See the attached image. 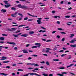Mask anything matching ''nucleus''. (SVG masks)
<instances>
[{
  "instance_id": "nucleus-26",
  "label": "nucleus",
  "mask_w": 76,
  "mask_h": 76,
  "mask_svg": "<svg viewBox=\"0 0 76 76\" xmlns=\"http://www.w3.org/2000/svg\"><path fill=\"white\" fill-rule=\"evenodd\" d=\"M11 29L12 30H13V31H15V30H16L17 29V28H11Z\"/></svg>"
},
{
  "instance_id": "nucleus-46",
  "label": "nucleus",
  "mask_w": 76,
  "mask_h": 76,
  "mask_svg": "<svg viewBox=\"0 0 76 76\" xmlns=\"http://www.w3.org/2000/svg\"><path fill=\"white\" fill-rule=\"evenodd\" d=\"M28 69H29V70H31V69H33L34 68H28Z\"/></svg>"
},
{
  "instance_id": "nucleus-22",
  "label": "nucleus",
  "mask_w": 76,
  "mask_h": 76,
  "mask_svg": "<svg viewBox=\"0 0 76 76\" xmlns=\"http://www.w3.org/2000/svg\"><path fill=\"white\" fill-rule=\"evenodd\" d=\"M65 18H70V16L69 15L65 16Z\"/></svg>"
},
{
  "instance_id": "nucleus-43",
  "label": "nucleus",
  "mask_w": 76,
  "mask_h": 76,
  "mask_svg": "<svg viewBox=\"0 0 76 76\" xmlns=\"http://www.w3.org/2000/svg\"><path fill=\"white\" fill-rule=\"evenodd\" d=\"M59 52H60V53H62V52H64V50H61L59 51Z\"/></svg>"
},
{
  "instance_id": "nucleus-13",
  "label": "nucleus",
  "mask_w": 76,
  "mask_h": 76,
  "mask_svg": "<svg viewBox=\"0 0 76 76\" xmlns=\"http://www.w3.org/2000/svg\"><path fill=\"white\" fill-rule=\"evenodd\" d=\"M28 74H29L30 75H36V73H28Z\"/></svg>"
},
{
  "instance_id": "nucleus-4",
  "label": "nucleus",
  "mask_w": 76,
  "mask_h": 76,
  "mask_svg": "<svg viewBox=\"0 0 76 76\" xmlns=\"http://www.w3.org/2000/svg\"><path fill=\"white\" fill-rule=\"evenodd\" d=\"M1 58H1V60H7V58L5 56H2Z\"/></svg>"
},
{
  "instance_id": "nucleus-9",
  "label": "nucleus",
  "mask_w": 76,
  "mask_h": 76,
  "mask_svg": "<svg viewBox=\"0 0 76 76\" xmlns=\"http://www.w3.org/2000/svg\"><path fill=\"white\" fill-rule=\"evenodd\" d=\"M26 51H27V50L25 49L22 50V51H23V53H28V52H27Z\"/></svg>"
},
{
  "instance_id": "nucleus-59",
  "label": "nucleus",
  "mask_w": 76,
  "mask_h": 76,
  "mask_svg": "<svg viewBox=\"0 0 76 76\" xmlns=\"http://www.w3.org/2000/svg\"><path fill=\"white\" fill-rule=\"evenodd\" d=\"M52 13H56V12L54 11H53L52 12Z\"/></svg>"
},
{
  "instance_id": "nucleus-11",
  "label": "nucleus",
  "mask_w": 76,
  "mask_h": 76,
  "mask_svg": "<svg viewBox=\"0 0 76 76\" xmlns=\"http://www.w3.org/2000/svg\"><path fill=\"white\" fill-rule=\"evenodd\" d=\"M4 6H5V7L6 8H8V7H10V6L11 5L9 4H8V5H5Z\"/></svg>"
},
{
  "instance_id": "nucleus-35",
  "label": "nucleus",
  "mask_w": 76,
  "mask_h": 76,
  "mask_svg": "<svg viewBox=\"0 0 76 76\" xmlns=\"http://www.w3.org/2000/svg\"><path fill=\"white\" fill-rule=\"evenodd\" d=\"M18 71H23V70L22 69H18Z\"/></svg>"
},
{
  "instance_id": "nucleus-33",
  "label": "nucleus",
  "mask_w": 76,
  "mask_h": 76,
  "mask_svg": "<svg viewBox=\"0 0 76 76\" xmlns=\"http://www.w3.org/2000/svg\"><path fill=\"white\" fill-rule=\"evenodd\" d=\"M34 20V19L32 18L31 19H29L28 20V21H32Z\"/></svg>"
},
{
  "instance_id": "nucleus-58",
  "label": "nucleus",
  "mask_w": 76,
  "mask_h": 76,
  "mask_svg": "<svg viewBox=\"0 0 76 76\" xmlns=\"http://www.w3.org/2000/svg\"><path fill=\"white\" fill-rule=\"evenodd\" d=\"M57 23L58 24H60V21H57Z\"/></svg>"
},
{
  "instance_id": "nucleus-62",
  "label": "nucleus",
  "mask_w": 76,
  "mask_h": 76,
  "mask_svg": "<svg viewBox=\"0 0 76 76\" xmlns=\"http://www.w3.org/2000/svg\"><path fill=\"white\" fill-rule=\"evenodd\" d=\"M29 76V75L28 74H26L23 75V76Z\"/></svg>"
},
{
  "instance_id": "nucleus-25",
  "label": "nucleus",
  "mask_w": 76,
  "mask_h": 76,
  "mask_svg": "<svg viewBox=\"0 0 76 76\" xmlns=\"http://www.w3.org/2000/svg\"><path fill=\"white\" fill-rule=\"evenodd\" d=\"M9 62V61H2L3 63H7Z\"/></svg>"
},
{
  "instance_id": "nucleus-23",
  "label": "nucleus",
  "mask_w": 76,
  "mask_h": 76,
  "mask_svg": "<svg viewBox=\"0 0 76 76\" xmlns=\"http://www.w3.org/2000/svg\"><path fill=\"white\" fill-rule=\"evenodd\" d=\"M58 76H63L64 75L63 74H57Z\"/></svg>"
},
{
  "instance_id": "nucleus-51",
  "label": "nucleus",
  "mask_w": 76,
  "mask_h": 76,
  "mask_svg": "<svg viewBox=\"0 0 76 76\" xmlns=\"http://www.w3.org/2000/svg\"><path fill=\"white\" fill-rule=\"evenodd\" d=\"M39 69L38 68H36L34 69V70H38Z\"/></svg>"
},
{
  "instance_id": "nucleus-21",
  "label": "nucleus",
  "mask_w": 76,
  "mask_h": 76,
  "mask_svg": "<svg viewBox=\"0 0 76 76\" xmlns=\"http://www.w3.org/2000/svg\"><path fill=\"white\" fill-rule=\"evenodd\" d=\"M70 46L72 47H76V44H75L74 45H70Z\"/></svg>"
},
{
  "instance_id": "nucleus-38",
  "label": "nucleus",
  "mask_w": 76,
  "mask_h": 76,
  "mask_svg": "<svg viewBox=\"0 0 76 76\" xmlns=\"http://www.w3.org/2000/svg\"><path fill=\"white\" fill-rule=\"evenodd\" d=\"M37 48V46H34L32 47V48Z\"/></svg>"
},
{
  "instance_id": "nucleus-18",
  "label": "nucleus",
  "mask_w": 76,
  "mask_h": 76,
  "mask_svg": "<svg viewBox=\"0 0 76 76\" xmlns=\"http://www.w3.org/2000/svg\"><path fill=\"white\" fill-rule=\"evenodd\" d=\"M10 44H13V45H15L16 44L13 42H10Z\"/></svg>"
},
{
  "instance_id": "nucleus-29",
  "label": "nucleus",
  "mask_w": 76,
  "mask_h": 76,
  "mask_svg": "<svg viewBox=\"0 0 76 76\" xmlns=\"http://www.w3.org/2000/svg\"><path fill=\"white\" fill-rule=\"evenodd\" d=\"M11 9L12 10H13L14 11L16 10V8L14 7H12L11 8Z\"/></svg>"
},
{
  "instance_id": "nucleus-54",
  "label": "nucleus",
  "mask_w": 76,
  "mask_h": 76,
  "mask_svg": "<svg viewBox=\"0 0 76 76\" xmlns=\"http://www.w3.org/2000/svg\"><path fill=\"white\" fill-rule=\"evenodd\" d=\"M40 63H41L42 64H44V63H45V62L44 61L41 62H40Z\"/></svg>"
},
{
  "instance_id": "nucleus-52",
  "label": "nucleus",
  "mask_w": 76,
  "mask_h": 76,
  "mask_svg": "<svg viewBox=\"0 0 76 76\" xmlns=\"http://www.w3.org/2000/svg\"><path fill=\"white\" fill-rule=\"evenodd\" d=\"M65 40V39H64V38H63L62 39L61 41H64Z\"/></svg>"
},
{
  "instance_id": "nucleus-27",
  "label": "nucleus",
  "mask_w": 76,
  "mask_h": 76,
  "mask_svg": "<svg viewBox=\"0 0 76 76\" xmlns=\"http://www.w3.org/2000/svg\"><path fill=\"white\" fill-rule=\"evenodd\" d=\"M56 50H57V47H55L53 49V51H56Z\"/></svg>"
},
{
  "instance_id": "nucleus-16",
  "label": "nucleus",
  "mask_w": 76,
  "mask_h": 76,
  "mask_svg": "<svg viewBox=\"0 0 76 76\" xmlns=\"http://www.w3.org/2000/svg\"><path fill=\"white\" fill-rule=\"evenodd\" d=\"M0 40H2V41H4V37H0Z\"/></svg>"
},
{
  "instance_id": "nucleus-31",
  "label": "nucleus",
  "mask_w": 76,
  "mask_h": 76,
  "mask_svg": "<svg viewBox=\"0 0 76 76\" xmlns=\"http://www.w3.org/2000/svg\"><path fill=\"white\" fill-rule=\"evenodd\" d=\"M13 36H14V37H16L17 38H18V35L13 34Z\"/></svg>"
},
{
  "instance_id": "nucleus-61",
  "label": "nucleus",
  "mask_w": 76,
  "mask_h": 76,
  "mask_svg": "<svg viewBox=\"0 0 76 76\" xmlns=\"http://www.w3.org/2000/svg\"><path fill=\"white\" fill-rule=\"evenodd\" d=\"M46 53H49V52H50V50H47L46 51Z\"/></svg>"
},
{
  "instance_id": "nucleus-15",
  "label": "nucleus",
  "mask_w": 76,
  "mask_h": 76,
  "mask_svg": "<svg viewBox=\"0 0 76 76\" xmlns=\"http://www.w3.org/2000/svg\"><path fill=\"white\" fill-rule=\"evenodd\" d=\"M42 75L44 76H48V75L45 74V73H43L42 74Z\"/></svg>"
},
{
  "instance_id": "nucleus-37",
  "label": "nucleus",
  "mask_w": 76,
  "mask_h": 76,
  "mask_svg": "<svg viewBox=\"0 0 76 76\" xmlns=\"http://www.w3.org/2000/svg\"><path fill=\"white\" fill-rule=\"evenodd\" d=\"M58 30H59V31H62L63 30V29L61 28H58Z\"/></svg>"
},
{
  "instance_id": "nucleus-10",
  "label": "nucleus",
  "mask_w": 76,
  "mask_h": 76,
  "mask_svg": "<svg viewBox=\"0 0 76 76\" xmlns=\"http://www.w3.org/2000/svg\"><path fill=\"white\" fill-rule=\"evenodd\" d=\"M75 39H74V40H72L71 41L69 42L70 43H73L75 42V41H76V40Z\"/></svg>"
},
{
  "instance_id": "nucleus-45",
  "label": "nucleus",
  "mask_w": 76,
  "mask_h": 76,
  "mask_svg": "<svg viewBox=\"0 0 76 76\" xmlns=\"http://www.w3.org/2000/svg\"><path fill=\"white\" fill-rule=\"evenodd\" d=\"M71 58H72V57H71V56H70V55L69 58H68V60H69V59H71Z\"/></svg>"
},
{
  "instance_id": "nucleus-5",
  "label": "nucleus",
  "mask_w": 76,
  "mask_h": 76,
  "mask_svg": "<svg viewBox=\"0 0 76 76\" xmlns=\"http://www.w3.org/2000/svg\"><path fill=\"white\" fill-rule=\"evenodd\" d=\"M53 18H55V19H57V18H60V16H57V15H54L53 16Z\"/></svg>"
},
{
  "instance_id": "nucleus-28",
  "label": "nucleus",
  "mask_w": 76,
  "mask_h": 76,
  "mask_svg": "<svg viewBox=\"0 0 76 76\" xmlns=\"http://www.w3.org/2000/svg\"><path fill=\"white\" fill-rule=\"evenodd\" d=\"M59 60V59H53V61H58Z\"/></svg>"
},
{
  "instance_id": "nucleus-1",
  "label": "nucleus",
  "mask_w": 76,
  "mask_h": 76,
  "mask_svg": "<svg viewBox=\"0 0 76 76\" xmlns=\"http://www.w3.org/2000/svg\"><path fill=\"white\" fill-rule=\"evenodd\" d=\"M17 7L21 9H24L25 10H29V8H28L27 6L25 5H22L20 4H19L17 5Z\"/></svg>"
},
{
  "instance_id": "nucleus-30",
  "label": "nucleus",
  "mask_w": 76,
  "mask_h": 76,
  "mask_svg": "<svg viewBox=\"0 0 76 76\" xmlns=\"http://www.w3.org/2000/svg\"><path fill=\"white\" fill-rule=\"evenodd\" d=\"M18 15L19 16H21L22 17H23V15L22 14L18 13Z\"/></svg>"
},
{
  "instance_id": "nucleus-36",
  "label": "nucleus",
  "mask_w": 76,
  "mask_h": 76,
  "mask_svg": "<svg viewBox=\"0 0 76 76\" xmlns=\"http://www.w3.org/2000/svg\"><path fill=\"white\" fill-rule=\"evenodd\" d=\"M60 69H64V67H62L59 68Z\"/></svg>"
},
{
  "instance_id": "nucleus-53",
  "label": "nucleus",
  "mask_w": 76,
  "mask_h": 76,
  "mask_svg": "<svg viewBox=\"0 0 76 76\" xmlns=\"http://www.w3.org/2000/svg\"><path fill=\"white\" fill-rule=\"evenodd\" d=\"M4 3H8V1H4Z\"/></svg>"
},
{
  "instance_id": "nucleus-34",
  "label": "nucleus",
  "mask_w": 76,
  "mask_h": 76,
  "mask_svg": "<svg viewBox=\"0 0 76 76\" xmlns=\"http://www.w3.org/2000/svg\"><path fill=\"white\" fill-rule=\"evenodd\" d=\"M41 28H42L43 29H44V30H46V29H47L44 27H42V26H41L40 27Z\"/></svg>"
},
{
  "instance_id": "nucleus-48",
  "label": "nucleus",
  "mask_w": 76,
  "mask_h": 76,
  "mask_svg": "<svg viewBox=\"0 0 76 76\" xmlns=\"http://www.w3.org/2000/svg\"><path fill=\"white\" fill-rule=\"evenodd\" d=\"M28 60H32V58L31 57H28Z\"/></svg>"
},
{
  "instance_id": "nucleus-8",
  "label": "nucleus",
  "mask_w": 76,
  "mask_h": 76,
  "mask_svg": "<svg viewBox=\"0 0 76 76\" xmlns=\"http://www.w3.org/2000/svg\"><path fill=\"white\" fill-rule=\"evenodd\" d=\"M27 14L29 16H32V17H36V18H38V16L37 15H36L35 16L34 15H32L29 13H27Z\"/></svg>"
},
{
  "instance_id": "nucleus-2",
  "label": "nucleus",
  "mask_w": 76,
  "mask_h": 76,
  "mask_svg": "<svg viewBox=\"0 0 76 76\" xmlns=\"http://www.w3.org/2000/svg\"><path fill=\"white\" fill-rule=\"evenodd\" d=\"M37 19L38 20H37V22L38 24H41L42 23L41 20L42 19V18H38Z\"/></svg>"
},
{
  "instance_id": "nucleus-44",
  "label": "nucleus",
  "mask_w": 76,
  "mask_h": 76,
  "mask_svg": "<svg viewBox=\"0 0 76 76\" xmlns=\"http://www.w3.org/2000/svg\"><path fill=\"white\" fill-rule=\"evenodd\" d=\"M46 50H51V49L50 48H46Z\"/></svg>"
},
{
  "instance_id": "nucleus-7",
  "label": "nucleus",
  "mask_w": 76,
  "mask_h": 76,
  "mask_svg": "<svg viewBox=\"0 0 76 76\" xmlns=\"http://www.w3.org/2000/svg\"><path fill=\"white\" fill-rule=\"evenodd\" d=\"M28 34H22L21 35V37H26L28 36Z\"/></svg>"
},
{
  "instance_id": "nucleus-40",
  "label": "nucleus",
  "mask_w": 76,
  "mask_h": 76,
  "mask_svg": "<svg viewBox=\"0 0 76 76\" xmlns=\"http://www.w3.org/2000/svg\"><path fill=\"white\" fill-rule=\"evenodd\" d=\"M28 19V17H26L24 19V20H27V19Z\"/></svg>"
},
{
  "instance_id": "nucleus-57",
  "label": "nucleus",
  "mask_w": 76,
  "mask_h": 76,
  "mask_svg": "<svg viewBox=\"0 0 76 76\" xmlns=\"http://www.w3.org/2000/svg\"><path fill=\"white\" fill-rule=\"evenodd\" d=\"M49 18H45V19H46L47 20H48L49 19Z\"/></svg>"
},
{
  "instance_id": "nucleus-63",
  "label": "nucleus",
  "mask_w": 76,
  "mask_h": 76,
  "mask_svg": "<svg viewBox=\"0 0 76 76\" xmlns=\"http://www.w3.org/2000/svg\"><path fill=\"white\" fill-rule=\"evenodd\" d=\"M36 75L37 76H41V75H38V74H36Z\"/></svg>"
},
{
  "instance_id": "nucleus-6",
  "label": "nucleus",
  "mask_w": 76,
  "mask_h": 76,
  "mask_svg": "<svg viewBox=\"0 0 76 76\" xmlns=\"http://www.w3.org/2000/svg\"><path fill=\"white\" fill-rule=\"evenodd\" d=\"M26 64L27 66H29V65H34V64L33 63V64H31V63H26Z\"/></svg>"
},
{
  "instance_id": "nucleus-42",
  "label": "nucleus",
  "mask_w": 76,
  "mask_h": 76,
  "mask_svg": "<svg viewBox=\"0 0 76 76\" xmlns=\"http://www.w3.org/2000/svg\"><path fill=\"white\" fill-rule=\"evenodd\" d=\"M67 73H68L66 72H61L62 74H67Z\"/></svg>"
},
{
  "instance_id": "nucleus-47",
  "label": "nucleus",
  "mask_w": 76,
  "mask_h": 76,
  "mask_svg": "<svg viewBox=\"0 0 76 76\" xmlns=\"http://www.w3.org/2000/svg\"><path fill=\"white\" fill-rule=\"evenodd\" d=\"M10 66H6V68H7V69H10Z\"/></svg>"
},
{
  "instance_id": "nucleus-56",
  "label": "nucleus",
  "mask_w": 76,
  "mask_h": 76,
  "mask_svg": "<svg viewBox=\"0 0 76 76\" xmlns=\"http://www.w3.org/2000/svg\"><path fill=\"white\" fill-rule=\"evenodd\" d=\"M12 76H15V73L14 72L13 73H12Z\"/></svg>"
},
{
  "instance_id": "nucleus-24",
  "label": "nucleus",
  "mask_w": 76,
  "mask_h": 76,
  "mask_svg": "<svg viewBox=\"0 0 76 76\" xmlns=\"http://www.w3.org/2000/svg\"><path fill=\"white\" fill-rule=\"evenodd\" d=\"M71 36L70 37V38H73V37L75 36V34H71Z\"/></svg>"
},
{
  "instance_id": "nucleus-32",
  "label": "nucleus",
  "mask_w": 76,
  "mask_h": 76,
  "mask_svg": "<svg viewBox=\"0 0 76 76\" xmlns=\"http://www.w3.org/2000/svg\"><path fill=\"white\" fill-rule=\"evenodd\" d=\"M26 26V25H22L19 26L18 27V28H19V27H20L21 26Z\"/></svg>"
},
{
  "instance_id": "nucleus-20",
  "label": "nucleus",
  "mask_w": 76,
  "mask_h": 76,
  "mask_svg": "<svg viewBox=\"0 0 76 76\" xmlns=\"http://www.w3.org/2000/svg\"><path fill=\"white\" fill-rule=\"evenodd\" d=\"M29 34H34V32L33 31H31L29 32Z\"/></svg>"
},
{
  "instance_id": "nucleus-50",
  "label": "nucleus",
  "mask_w": 76,
  "mask_h": 76,
  "mask_svg": "<svg viewBox=\"0 0 76 76\" xmlns=\"http://www.w3.org/2000/svg\"><path fill=\"white\" fill-rule=\"evenodd\" d=\"M61 34H66L65 32H61Z\"/></svg>"
},
{
  "instance_id": "nucleus-17",
  "label": "nucleus",
  "mask_w": 76,
  "mask_h": 76,
  "mask_svg": "<svg viewBox=\"0 0 76 76\" xmlns=\"http://www.w3.org/2000/svg\"><path fill=\"white\" fill-rule=\"evenodd\" d=\"M74 65V64H71L69 66H67V68H68V67H72V66H73Z\"/></svg>"
},
{
  "instance_id": "nucleus-64",
  "label": "nucleus",
  "mask_w": 76,
  "mask_h": 76,
  "mask_svg": "<svg viewBox=\"0 0 76 76\" xmlns=\"http://www.w3.org/2000/svg\"><path fill=\"white\" fill-rule=\"evenodd\" d=\"M71 4V2H68V4Z\"/></svg>"
},
{
  "instance_id": "nucleus-49",
  "label": "nucleus",
  "mask_w": 76,
  "mask_h": 76,
  "mask_svg": "<svg viewBox=\"0 0 76 76\" xmlns=\"http://www.w3.org/2000/svg\"><path fill=\"white\" fill-rule=\"evenodd\" d=\"M34 65L35 66H39V65L37 64H34Z\"/></svg>"
},
{
  "instance_id": "nucleus-60",
  "label": "nucleus",
  "mask_w": 76,
  "mask_h": 76,
  "mask_svg": "<svg viewBox=\"0 0 76 76\" xmlns=\"http://www.w3.org/2000/svg\"><path fill=\"white\" fill-rule=\"evenodd\" d=\"M49 76H53V75L51 74H50L49 75Z\"/></svg>"
},
{
  "instance_id": "nucleus-55",
  "label": "nucleus",
  "mask_w": 76,
  "mask_h": 76,
  "mask_svg": "<svg viewBox=\"0 0 76 76\" xmlns=\"http://www.w3.org/2000/svg\"><path fill=\"white\" fill-rule=\"evenodd\" d=\"M64 56H66V54H62L61 55V57H63Z\"/></svg>"
},
{
  "instance_id": "nucleus-3",
  "label": "nucleus",
  "mask_w": 76,
  "mask_h": 76,
  "mask_svg": "<svg viewBox=\"0 0 76 76\" xmlns=\"http://www.w3.org/2000/svg\"><path fill=\"white\" fill-rule=\"evenodd\" d=\"M17 13L18 12H15V13L12 14L11 16H12V17H16L17 16Z\"/></svg>"
},
{
  "instance_id": "nucleus-19",
  "label": "nucleus",
  "mask_w": 76,
  "mask_h": 76,
  "mask_svg": "<svg viewBox=\"0 0 76 76\" xmlns=\"http://www.w3.org/2000/svg\"><path fill=\"white\" fill-rule=\"evenodd\" d=\"M46 64L48 66H50V63L48 61H47L46 62Z\"/></svg>"
},
{
  "instance_id": "nucleus-41",
  "label": "nucleus",
  "mask_w": 76,
  "mask_h": 76,
  "mask_svg": "<svg viewBox=\"0 0 76 76\" xmlns=\"http://www.w3.org/2000/svg\"><path fill=\"white\" fill-rule=\"evenodd\" d=\"M51 40H50V39L46 41L47 42H51Z\"/></svg>"
},
{
  "instance_id": "nucleus-14",
  "label": "nucleus",
  "mask_w": 76,
  "mask_h": 76,
  "mask_svg": "<svg viewBox=\"0 0 76 76\" xmlns=\"http://www.w3.org/2000/svg\"><path fill=\"white\" fill-rule=\"evenodd\" d=\"M0 75H3V76H7L8 75V74H6L4 73H0Z\"/></svg>"
},
{
  "instance_id": "nucleus-12",
  "label": "nucleus",
  "mask_w": 76,
  "mask_h": 76,
  "mask_svg": "<svg viewBox=\"0 0 76 76\" xmlns=\"http://www.w3.org/2000/svg\"><path fill=\"white\" fill-rule=\"evenodd\" d=\"M1 12H3V13H5L6 12V10L4 9H2L1 10Z\"/></svg>"
},
{
  "instance_id": "nucleus-39",
  "label": "nucleus",
  "mask_w": 76,
  "mask_h": 76,
  "mask_svg": "<svg viewBox=\"0 0 76 76\" xmlns=\"http://www.w3.org/2000/svg\"><path fill=\"white\" fill-rule=\"evenodd\" d=\"M32 56H33V57H38V56L36 55H32Z\"/></svg>"
}]
</instances>
